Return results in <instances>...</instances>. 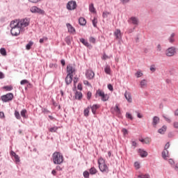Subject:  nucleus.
I'll return each instance as SVG.
<instances>
[{
    "instance_id": "obj_1",
    "label": "nucleus",
    "mask_w": 178,
    "mask_h": 178,
    "mask_svg": "<svg viewBox=\"0 0 178 178\" xmlns=\"http://www.w3.org/2000/svg\"><path fill=\"white\" fill-rule=\"evenodd\" d=\"M10 27L11 29L10 33L11 35L14 37H17L21 33V31L23 30L20 26H19V22H17L16 21H12L10 23Z\"/></svg>"
},
{
    "instance_id": "obj_2",
    "label": "nucleus",
    "mask_w": 178,
    "mask_h": 178,
    "mask_svg": "<svg viewBox=\"0 0 178 178\" xmlns=\"http://www.w3.org/2000/svg\"><path fill=\"white\" fill-rule=\"evenodd\" d=\"M97 163L100 172H102V173H108V172H109V168L108 165H106V163H105V160L102 157L98 159Z\"/></svg>"
},
{
    "instance_id": "obj_3",
    "label": "nucleus",
    "mask_w": 178,
    "mask_h": 178,
    "mask_svg": "<svg viewBox=\"0 0 178 178\" xmlns=\"http://www.w3.org/2000/svg\"><path fill=\"white\" fill-rule=\"evenodd\" d=\"M53 162L54 165H60L63 163V155L59 152L53 154Z\"/></svg>"
},
{
    "instance_id": "obj_4",
    "label": "nucleus",
    "mask_w": 178,
    "mask_h": 178,
    "mask_svg": "<svg viewBox=\"0 0 178 178\" xmlns=\"http://www.w3.org/2000/svg\"><path fill=\"white\" fill-rule=\"evenodd\" d=\"M17 23H18V26L23 30L24 27H27L30 25V19L29 18H24L22 19H15L14 20Z\"/></svg>"
},
{
    "instance_id": "obj_5",
    "label": "nucleus",
    "mask_w": 178,
    "mask_h": 178,
    "mask_svg": "<svg viewBox=\"0 0 178 178\" xmlns=\"http://www.w3.org/2000/svg\"><path fill=\"white\" fill-rule=\"evenodd\" d=\"M96 95L101 97L102 101H103V102H106V101L109 99V96L108 94H105L103 90L99 89L96 91Z\"/></svg>"
},
{
    "instance_id": "obj_6",
    "label": "nucleus",
    "mask_w": 178,
    "mask_h": 178,
    "mask_svg": "<svg viewBox=\"0 0 178 178\" xmlns=\"http://www.w3.org/2000/svg\"><path fill=\"white\" fill-rule=\"evenodd\" d=\"M30 11L31 13H36L38 15H45V11L40 8H38L37 6H33L31 8Z\"/></svg>"
},
{
    "instance_id": "obj_7",
    "label": "nucleus",
    "mask_w": 178,
    "mask_h": 178,
    "mask_svg": "<svg viewBox=\"0 0 178 178\" xmlns=\"http://www.w3.org/2000/svg\"><path fill=\"white\" fill-rule=\"evenodd\" d=\"M66 8L67 10H74L77 8V3L76 1H70L66 5Z\"/></svg>"
},
{
    "instance_id": "obj_8",
    "label": "nucleus",
    "mask_w": 178,
    "mask_h": 178,
    "mask_svg": "<svg viewBox=\"0 0 178 178\" xmlns=\"http://www.w3.org/2000/svg\"><path fill=\"white\" fill-rule=\"evenodd\" d=\"M13 93H7L6 95H2L1 99L3 102H9L13 99Z\"/></svg>"
},
{
    "instance_id": "obj_9",
    "label": "nucleus",
    "mask_w": 178,
    "mask_h": 178,
    "mask_svg": "<svg viewBox=\"0 0 178 178\" xmlns=\"http://www.w3.org/2000/svg\"><path fill=\"white\" fill-rule=\"evenodd\" d=\"M136 152L138 155H139V156H140L141 158H147V156H148V152L145 151L144 149H138L136 150Z\"/></svg>"
},
{
    "instance_id": "obj_10",
    "label": "nucleus",
    "mask_w": 178,
    "mask_h": 178,
    "mask_svg": "<svg viewBox=\"0 0 178 178\" xmlns=\"http://www.w3.org/2000/svg\"><path fill=\"white\" fill-rule=\"evenodd\" d=\"M176 54V47H172L168 48L165 51V55L167 56H173Z\"/></svg>"
},
{
    "instance_id": "obj_11",
    "label": "nucleus",
    "mask_w": 178,
    "mask_h": 178,
    "mask_svg": "<svg viewBox=\"0 0 178 178\" xmlns=\"http://www.w3.org/2000/svg\"><path fill=\"white\" fill-rule=\"evenodd\" d=\"M94 76H95V74L92 70H88L86 72V76L88 80H92V79H94Z\"/></svg>"
},
{
    "instance_id": "obj_12",
    "label": "nucleus",
    "mask_w": 178,
    "mask_h": 178,
    "mask_svg": "<svg viewBox=\"0 0 178 178\" xmlns=\"http://www.w3.org/2000/svg\"><path fill=\"white\" fill-rule=\"evenodd\" d=\"M75 70L74 68H73V66H72L71 65H68L67 66V73L68 76H73V73H74Z\"/></svg>"
},
{
    "instance_id": "obj_13",
    "label": "nucleus",
    "mask_w": 178,
    "mask_h": 178,
    "mask_svg": "<svg viewBox=\"0 0 178 178\" xmlns=\"http://www.w3.org/2000/svg\"><path fill=\"white\" fill-rule=\"evenodd\" d=\"M66 26L67 28L69 33H70V34H73V35L76 34V29H74V27H73L72 24L67 23L66 24Z\"/></svg>"
},
{
    "instance_id": "obj_14",
    "label": "nucleus",
    "mask_w": 178,
    "mask_h": 178,
    "mask_svg": "<svg viewBox=\"0 0 178 178\" xmlns=\"http://www.w3.org/2000/svg\"><path fill=\"white\" fill-rule=\"evenodd\" d=\"M140 88H147L148 87V80L143 79L140 81L139 84Z\"/></svg>"
},
{
    "instance_id": "obj_15",
    "label": "nucleus",
    "mask_w": 178,
    "mask_h": 178,
    "mask_svg": "<svg viewBox=\"0 0 178 178\" xmlns=\"http://www.w3.org/2000/svg\"><path fill=\"white\" fill-rule=\"evenodd\" d=\"M65 83L67 86H69V84H70L72 83V81H73V75H67L65 77Z\"/></svg>"
},
{
    "instance_id": "obj_16",
    "label": "nucleus",
    "mask_w": 178,
    "mask_h": 178,
    "mask_svg": "<svg viewBox=\"0 0 178 178\" xmlns=\"http://www.w3.org/2000/svg\"><path fill=\"white\" fill-rule=\"evenodd\" d=\"M99 105L98 104H93L92 106H90V109L93 115H95V113H97V109H99Z\"/></svg>"
},
{
    "instance_id": "obj_17",
    "label": "nucleus",
    "mask_w": 178,
    "mask_h": 178,
    "mask_svg": "<svg viewBox=\"0 0 178 178\" xmlns=\"http://www.w3.org/2000/svg\"><path fill=\"white\" fill-rule=\"evenodd\" d=\"M114 35H115L116 40H120V38H122V35L120 33V29H116L115 31L114 32Z\"/></svg>"
},
{
    "instance_id": "obj_18",
    "label": "nucleus",
    "mask_w": 178,
    "mask_h": 178,
    "mask_svg": "<svg viewBox=\"0 0 178 178\" xmlns=\"http://www.w3.org/2000/svg\"><path fill=\"white\" fill-rule=\"evenodd\" d=\"M159 117L158 116H154L153 118V121H152V126L154 127H156V124H158V123H159Z\"/></svg>"
},
{
    "instance_id": "obj_19",
    "label": "nucleus",
    "mask_w": 178,
    "mask_h": 178,
    "mask_svg": "<svg viewBox=\"0 0 178 178\" xmlns=\"http://www.w3.org/2000/svg\"><path fill=\"white\" fill-rule=\"evenodd\" d=\"M79 23L80 26H86V24H87V21L85 19L84 17H81L79 19Z\"/></svg>"
},
{
    "instance_id": "obj_20",
    "label": "nucleus",
    "mask_w": 178,
    "mask_h": 178,
    "mask_svg": "<svg viewBox=\"0 0 178 178\" xmlns=\"http://www.w3.org/2000/svg\"><path fill=\"white\" fill-rule=\"evenodd\" d=\"M162 156L163 159H168L169 158V151L164 149L162 152Z\"/></svg>"
},
{
    "instance_id": "obj_21",
    "label": "nucleus",
    "mask_w": 178,
    "mask_h": 178,
    "mask_svg": "<svg viewBox=\"0 0 178 178\" xmlns=\"http://www.w3.org/2000/svg\"><path fill=\"white\" fill-rule=\"evenodd\" d=\"M75 98L79 100L81 99V98H83V93H81V92L76 91L75 92Z\"/></svg>"
},
{
    "instance_id": "obj_22",
    "label": "nucleus",
    "mask_w": 178,
    "mask_h": 178,
    "mask_svg": "<svg viewBox=\"0 0 178 178\" xmlns=\"http://www.w3.org/2000/svg\"><path fill=\"white\" fill-rule=\"evenodd\" d=\"M80 42H81L83 44L85 45V47H90V43H88V41L86 40V39L81 38L79 39Z\"/></svg>"
},
{
    "instance_id": "obj_23",
    "label": "nucleus",
    "mask_w": 178,
    "mask_h": 178,
    "mask_svg": "<svg viewBox=\"0 0 178 178\" xmlns=\"http://www.w3.org/2000/svg\"><path fill=\"white\" fill-rule=\"evenodd\" d=\"M104 72L106 74H111V66L109 65H106L104 67Z\"/></svg>"
},
{
    "instance_id": "obj_24",
    "label": "nucleus",
    "mask_w": 178,
    "mask_h": 178,
    "mask_svg": "<svg viewBox=\"0 0 178 178\" xmlns=\"http://www.w3.org/2000/svg\"><path fill=\"white\" fill-rule=\"evenodd\" d=\"M124 97L128 102H131V96L127 92H125Z\"/></svg>"
},
{
    "instance_id": "obj_25",
    "label": "nucleus",
    "mask_w": 178,
    "mask_h": 178,
    "mask_svg": "<svg viewBox=\"0 0 178 178\" xmlns=\"http://www.w3.org/2000/svg\"><path fill=\"white\" fill-rule=\"evenodd\" d=\"M166 126H163L161 129H159V133L160 134H165V131H166Z\"/></svg>"
},
{
    "instance_id": "obj_26",
    "label": "nucleus",
    "mask_w": 178,
    "mask_h": 178,
    "mask_svg": "<svg viewBox=\"0 0 178 178\" xmlns=\"http://www.w3.org/2000/svg\"><path fill=\"white\" fill-rule=\"evenodd\" d=\"M89 10L91 13H95V8L94 7V3H90L89 5Z\"/></svg>"
},
{
    "instance_id": "obj_27",
    "label": "nucleus",
    "mask_w": 178,
    "mask_h": 178,
    "mask_svg": "<svg viewBox=\"0 0 178 178\" xmlns=\"http://www.w3.org/2000/svg\"><path fill=\"white\" fill-rule=\"evenodd\" d=\"M83 115L84 116H86V118L88 117V115H90V107H87L84 109Z\"/></svg>"
},
{
    "instance_id": "obj_28",
    "label": "nucleus",
    "mask_w": 178,
    "mask_h": 178,
    "mask_svg": "<svg viewBox=\"0 0 178 178\" xmlns=\"http://www.w3.org/2000/svg\"><path fill=\"white\" fill-rule=\"evenodd\" d=\"M34 44V42L33 41H30L26 45V49H27V51H30V49H31V47H33V44Z\"/></svg>"
},
{
    "instance_id": "obj_29",
    "label": "nucleus",
    "mask_w": 178,
    "mask_h": 178,
    "mask_svg": "<svg viewBox=\"0 0 178 178\" xmlns=\"http://www.w3.org/2000/svg\"><path fill=\"white\" fill-rule=\"evenodd\" d=\"M20 84L21 86H24V84H28L27 87H29V86H31V83H30V82H29L27 79L22 80L20 81Z\"/></svg>"
},
{
    "instance_id": "obj_30",
    "label": "nucleus",
    "mask_w": 178,
    "mask_h": 178,
    "mask_svg": "<svg viewBox=\"0 0 178 178\" xmlns=\"http://www.w3.org/2000/svg\"><path fill=\"white\" fill-rule=\"evenodd\" d=\"M97 170H96L95 168L92 167L90 170H89V173L90 175H96Z\"/></svg>"
},
{
    "instance_id": "obj_31",
    "label": "nucleus",
    "mask_w": 178,
    "mask_h": 178,
    "mask_svg": "<svg viewBox=\"0 0 178 178\" xmlns=\"http://www.w3.org/2000/svg\"><path fill=\"white\" fill-rule=\"evenodd\" d=\"M3 90H6V91H12L13 90V86H6L3 87Z\"/></svg>"
},
{
    "instance_id": "obj_32",
    "label": "nucleus",
    "mask_w": 178,
    "mask_h": 178,
    "mask_svg": "<svg viewBox=\"0 0 178 178\" xmlns=\"http://www.w3.org/2000/svg\"><path fill=\"white\" fill-rule=\"evenodd\" d=\"M26 113H27V110L26 109H22L21 111V116L24 118V119H26L27 116L26 115Z\"/></svg>"
},
{
    "instance_id": "obj_33",
    "label": "nucleus",
    "mask_w": 178,
    "mask_h": 178,
    "mask_svg": "<svg viewBox=\"0 0 178 178\" xmlns=\"http://www.w3.org/2000/svg\"><path fill=\"white\" fill-rule=\"evenodd\" d=\"M134 168L138 170V169H140L141 168V163L138 161H136L134 163Z\"/></svg>"
},
{
    "instance_id": "obj_34",
    "label": "nucleus",
    "mask_w": 178,
    "mask_h": 178,
    "mask_svg": "<svg viewBox=\"0 0 178 178\" xmlns=\"http://www.w3.org/2000/svg\"><path fill=\"white\" fill-rule=\"evenodd\" d=\"M0 54L3 56H6V49L5 48H1L0 49Z\"/></svg>"
},
{
    "instance_id": "obj_35",
    "label": "nucleus",
    "mask_w": 178,
    "mask_h": 178,
    "mask_svg": "<svg viewBox=\"0 0 178 178\" xmlns=\"http://www.w3.org/2000/svg\"><path fill=\"white\" fill-rule=\"evenodd\" d=\"M58 130V127H53L49 128V131L51 133H56V131Z\"/></svg>"
},
{
    "instance_id": "obj_36",
    "label": "nucleus",
    "mask_w": 178,
    "mask_h": 178,
    "mask_svg": "<svg viewBox=\"0 0 178 178\" xmlns=\"http://www.w3.org/2000/svg\"><path fill=\"white\" fill-rule=\"evenodd\" d=\"M16 119H17L18 120H19V119H21L22 118L20 117V113H19V111H15V113H14Z\"/></svg>"
},
{
    "instance_id": "obj_37",
    "label": "nucleus",
    "mask_w": 178,
    "mask_h": 178,
    "mask_svg": "<svg viewBox=\"0 0 178 178\" xmlns=\"http://www.w3.org/2000/svg\"><path fill=\"white\" fill-rule=\"evenodd\" d=\"M92 23L93 27H97V24H98V19L94 17V19L92 20Z\"/></svg>"
},
{
    "instance_id": "obj_38",
    "label": "nucleus",
    "mask_w": 178,
    "mask_h": 178,
    "mask_svg": "<svg viewBox=\"0 0 178 178\" xmlns=\"http://www.w3.org/2000/svg\"><path fill=\"white\" fill-rule=\"evenodd\" d=\"M135 75L136 76V77H137L138 79H139V77H143V72H141V71H138V72L135 74Z\"/></svg>"
},
{
    "instance_id": "obj_39",
    "label": "nucleus",
    "mask_w": 178,
    "mask_h": 178,
    "mask_svg": "<svg viewBox=\"0 0 178 178\" xmlns=\"http://www.w3.org/2000/svg\"><path fill=\"white\" fill-rule=\"evenodd\" d=\"M65 41L67 44L71 45L72 41L70 40V37H66Z\"/></svg>"
},
{
    "instance_id": "obj_40",
    "label": "nucleus",
    "mask_w": 178,
    "mask_h": 178,
    "mask_svg": "<svg viewBox=\"0 0 178 178\" xmlns=\"http://www.w3.org/2000/svg\"><path fill=\"white\" fill-rule=\"evenodd\" d=\"M114 111L115 112H116V113H120V108H119V106H118V104L115 105V107L114 108Z\"/></svg>"
},
{
    "instance_id": "obj_41",
    "label": "nucleus",
    "mask_w": 178,
    "mask_h": 178,
    "mask_svg": "<svg viewBox=\"0 0 178 178\" xmlns=\"http://www.w3.org/2000/svg\"><path fill=\"white\" fill-rule=\"evenodd\" d=\"M151 141V138H145L144 144H150Z\"/></svg>"
},
{
    "instance_id": "obj_42",
    "label": "nucleus",
    "mask_w": 178,
    "mask_h": 178,
    "mask_svg": "<svg viewBox=\"0 0 178 178\" xmlns=\"http://www.w3.org/2000/svg\"><path fill=\"white\" fill-rule=\"evenodd\" d=\"M83 177L89 178L90 177V172H88V171H84L83 172Z\"/></svg>"
},
{
    "instance_id": "obj_43",
    "label": "nucleus",
    "mask_w": 178,
    "mask_h": 178,
    "mask_svg": "<svg viewBox=\"0 0 178 178\" xmlns=\"http://www.w3.org/2000/svg\"><path fill=\"white\" fill-rule=\"evenodd\" d=\"M126 118H127V119H130V120H133V116H132L131 114L129 113H126Z\"/></svg>"
},
{
    "instance_id": "obj_44",
    "label": "nucleus",
    "mask_w": 178,
    "mask_h": 178,
    "mask_svg": "<svg viewBox=\"0 0 178 178\" xmlns=\"http://www.w3.org/2000/svg\"><path fill=\"white\" fill-rule=\"evenodd\" d=\"M31 3H38V2H41L42 0H28Z\"/></svg>"
},
{
    "instance_id": "obj_45",
    "label": "nucleus",
    "mask_w": 178,
    "mask_h": 178,
    "mask_svg": "<svg viewBox=\"0 0 178 178\" xmlns=\"http://www.w3.org/2000/svg\"><path fill=\"white\" fill-rule=\"evenodd\" d=\"M14 158L15 159L16 163H19V162H20V157L19 155L17 154L15 156H14Z\"/></svg>"
},
{
    "instance_id": "obj_46",
    "label": "nucleus",
    "mask_w": 178,
    "mask_h": 178,
    "mask_svg": "<svg viewBox=\"0 0 178 178\" xmlns=\"http://www.w3.org/2000/svg\"><path fill=\"white\" fill-rule=\"evenodd\" d=\"M89 41H90V42H92V44H95L96 40L95 39L94 37H90V38H89Z\"/></svg>"
},
{
    "instance_id": "obj_47",
    "label": "nucleus",
    "mask_w": 178,
    "mask_h": 178,
    "mask_svg": "<svg viewBox=\"0 0 178 178\" xmlns=\"http://www.w3.org/2000/svg\"><path fill=\"white\" fill-rule=\"evenodd\" d=\"M92 96V93H91V92H87V99H91Z\"/></svg>"
},
{
    "instance_id": "obj_48",
    "label": "nucleus",
    "mask_w": 178,
    "mask_h": 178,
    "mask_svg": "<svg viewBox=\"0 0 178 178\" xmlns=\"http://www.w3.org/2000/svg\"><path fill=\"white\" fill-rule=\"evenodd\" d=\"M107 88L110 90V91H113V86H112V84H108L107 86Z\"/></svg>"
},
{
    "instance_id": "obj_49",
    "label": "nucleus",
    "mask_w": 178,
    "mask_h": 178,
    "mask_svg": "<svg viewBox=\"0 0 178 178\" xmlns=\"http://www.w3.org/2000/svg\"><path fill=\"white\" fill-rule=\"evenodd\" d=\"M44 40H48V38H47V37H43L42 38H40V40H39V42L40 43V44H42V42H44Z\"/></svg>"
},
{
    "instance_id": "obj_50",
    "label": "nucleus",
    "mask_w": 178,
    "mask_h": 178,
    "mask_svg": "<svg viewBox=\"0 0 178 178\" xmlns=\"http://www.w3.org/2000/svg\"><path fill=\"white\" fill-rule=\"evenodd\" d=\"M49 67H50L51 69H52V67L56 68V67H58V65H57V64H54V63H50V64H49Z\"/></svg>"
},
{
    "instance_id": "obj_51",
    "label": "nucleus",
    "mask_w": 178,
    "mask_h": 178,
    "mask_svg": "<svg viewBox=\"0 0 178 178\" xmlns=\"http://www.w3.org/2000/svg\"><path fill=\"white\" fill-rule=\"evenodd\" d=\"M83 84L85 86H88V87H90L91 86V83H90V82H88V81H87V80L83 81Z\"/></svg>"
},
{
    "instance_id": "obj_52",
    "label": "nucleus",
    "mask_w": 178,
    "mask_h": 178,
    "mask_svg": "<svg viewBox=\"0 0 178 178\" xmlns=\"http://www.w3.org/2000/svg\"><path fill=\"white\" fill-rule=\"evenodd\" d=\"M109 12L108 11H106V12H104L103 13V17L106 18V17H108V15H109Z\"/></svg>"
},
{
    "instance_id": "obj_53",
    "label": "nucleus",
    "mask_w": 178,
    "mask_h": 178,
    "mask_svg": "<svg viewBox=\"0 0 178 178\" xmlns=\"http://www.w3.org/2000/svg\"><path fill=\"white\" fill-rule=\"evenodd\" d=\"M173 127H174L175 129H178V121L174 122V123H173Z\"/></svg>"
},
{
    "instance_id": "obj_54",
    "label": "nucleus",
    "mask_w": 178,
    "mask_h": 178,
    "mask_svg": "<svg viewBox=\"0 0 178 178\" xmlns=\"http://www.w3.org/2000/svg\"><path fill=\"white\" fill-rule=\"evenodd\" d=\"M120 2L124 5L125 3H128V2H130V0H120Z\"/></svg>"
},
{
    "instance_id": "obj_55",
    "label": "nucleus",
    "mask_w": 178,
    "mask_h": 178,
    "mask_svg": "<svg viewBox=\"0 0 178 178\" xmlns=\"http://www.w3.org/2000/svg\"><path fill=\"white\" fill-rule=\"evenodd\" d=\"M77 89L79 90L80 91H81L83 90V86H82L81 83L78 84Z\"/></svg>"
},
{
    "instance_id": "obj_56",
    "label": "nucleus",
    "mask_w": 178,
    "mask_h": 178,
    "mask_svg": "<svg viewBox=\"0 0 178 178\" xmlns=\"http://www.w3.org/2000/svg\"><path fill=\"white\" fill-rule=\"evenodd\" d=\"M129 23H131L132 24H134V17H131L130 19H129Z\"/></svg>"
},
{
    "instance_id": "obj_57",
    "label": "nucleus",
    "mask_w": 178,
    "mask_h": 178,
    "mask_svg": "<svg viewBox=\"0 0 178 178\" xmlns=\"http://www.w3.org/2000/svg\"><path fill=\"white\" fill-rule=\"evenodd\" d=\"M169 147H170V143H167L164 147V149L168 150V149L169 148Z\"/></svg>"
},
{
    "instance_id": "obj_58",
    "label": "nucleus",
    "mask_w": 178,
    "mask_h": 178,
    "mask_svg": "<svg viewBox=\"0 0 178 178\" xmlns=\"http://www.w3.org/2000/svg\"><path fill=\"white\" fill-rule=\"evenodd\" d=\"M163 117L164 118L165 120H166V122H168V123H170V122H171L170 118H169L165 115H163Z\"/></svg>"
},
{
    "instance_id": "obj_59",
    "label": "nucleus",
    "mask_w": 178,
    "mask_h": 178,
    "mask_svg": "<svg viewBox=\"0 0 178 178\" xmlns=\"http://www.w3.org/2000/svg\"><path fill=\"white\" fill-rule=\"evenodd\" d=\"M5 118V113L3 112L0 111V119H3Z\"/></svg>"
},
{
    "instance_id": "obj_60",
    "label": "nucleus",
    "mask_w": 178,
    "mask_h": 178,
    "mask_svg": "<svg viewBox=\"0 0 178 178\" xmlns=\"http://www.w3.org/2000/svg\"><path fill=\"white\" fill-rule=\"evenodd\" d=\"M5 79V74L3 72H0V79Z\"/></svg>"
},
{
    "instance_id": "obj_61",
    "label": "nucleus",
    "mask_w": 178,
    "mask_h": 178,
    "mask_svg": "<svg viewBox=\"0 0 178 178\" xmlns=\"http://www.w3.org/2000/svg\"><path fill=\"white\" fill-rule=\"evenodd\" d=\"M150 70L151 72H155V70H156V69L155 68V65H152L150 67Z\"/></svg>"
},
{
    "instance_id": "obj_62",
    "label": "nucleus",
    "mask_w": 178,
    "mask_h": 178,
    "mask_svg": "<svg viewBox=\"0 0 178 178\" xmlns=\"http://www.w3.org/2000/svg\"><path fill=\"white\" fill-rule=\"evenodd\" d=\"M60 63H61L62 66H65V65H66V61H65V59H62L60 60Z\"/></svg>"
},
{
    "instance_id": "obj_63",
    "label": "nucleus",
    "mask_w": 178,
    "mask_h": 178,
    "mask_svg": "<svg viewBox=\"0 0 178 178\" xmlns=\"http://www.w3.org/2000/svg\"><path fill=\"white\" fill-rule=\"evenodd\" d=\"M122 131L124 136H126V134H127V129H122Z\"/></svg>"
},
{
    "instance_id": "obj_64",
    "label": "nucleus",
    "mask_w": 178,
    "mask_h": 178,
    "mask_svg": "<svg viewBox=\"0 0 178 178\" xmlns=\"http://www.w3.org/2000/svg\"><path fill=\"white\" fill-rule=\"evenodd\" d=\"M10 154L11 155V156H15L17 155L16 152H13V150H11Z\"/></svg>"
}]
</instances>
